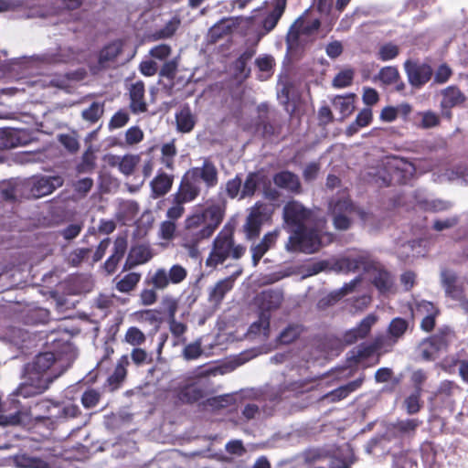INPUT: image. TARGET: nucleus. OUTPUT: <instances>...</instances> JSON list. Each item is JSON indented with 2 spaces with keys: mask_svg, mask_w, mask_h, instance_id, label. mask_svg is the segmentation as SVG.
Instances as JSON below:
<instances>
[{
  "mask_svg": "<svg viewBox=\"0 0 468 468\" xmlns=\"http://www.w3.org/2000/svg\"><path fill=\"white\" fill-rule=\"evenodd\" d=\"M286 228L292 234L286 244L289 251L314 253L324 243L331 240V236L323 234L324 220H318L313 228V213L297 201H290L283 207Z\"/></svg>",
  "mask_w": 468,
  "mask_h": 468,
  "instance_id": "obj_1",
  "label": "nucleus"
},
{
  "mask_svg": "<svg viewBox=\"0 0 468 468\" xmlns=\"http://www.w3.org/2000/svg\"><path fill=\"white\" fill-rule=\"evenodd\" d=\"M225 212L224 200H210L206 208L196 209L186 218V234L182 246L190 258L197 259L200 256L199 243L213 235L221 224Z\"/></svg>",
  "mask_w": 468,
  "mask_h": 468,
  "instance_id": "obj_2",
  "label": "nucleus"
},
{
  "mask_svg": "<svg viewBox=\"0 0 468 468\" xmlns=\"http://www.w3.org/2000/svg\"><path fill=\"white\" fill-rule=\"evenodd\" d=\"M69 367L66 366L51 352L37 355L34 361L25 367L24 381L11 395L10 400L15 403V397L29 398L43 393L55 378H58Z\"/></svg>",
  "mask_w": 468,
  "mask_h": 468,
  "instance_id": "obj_3",
  "label": "nucleus"
},
{
  "mask_svg": "<svg viewBox=\"0 0 468 468\" xmlns=\"http://www.w3.org/2000/svg\"><path fill=\"white\" fill-rule=\"evenodd\" d=\"M334 269L342 272L363 271L371 273L372 283L380 293H393L395 292L393 276L388 271L380 268L367 251H349L346 255L335 260Z\"/></svg>",
  "mask_w": 468,
  "mask_h": 468,
  "instance_id": "obj_4",
  "label": "nucleus"
},
{
  "mask_svg": "<svg viewBox=\"0 0 468 468\" xmlns=\"http://www.w3.org/2000/svg\"><path fill=\"white\" fill-rule=\"evenodd\" d=\"M234 229L230 225H225L213 240L211 250L206 260V265L216 268L227 259L238 260L241 258L246 249L242 245H236L233 239Z\"/></svg>",
  "mask_w": 468,
  "mask_h": 468,
  "instance_id": "obj_5",
  "label": "nucleus"
},
{
  "mask_svg": "<svg viewBox=\"0 0 468 468\" xmlns=\"http://www.w3.org/2000/svg\"><path fill=\"white\" fill-rule=\"evenodd\" d=\"M320 27L319 17H312L306 14L299 17L290 27L287 34V46L291 51H297L312 41L318 34Z\"/></svg>",
  "mask_w": 468,
  "mask_h": 468,
  "instance_id": "obj_6",
  "label": "nucleus"
},
{
  "mask_svg": "<svg viewBox=\"0 0 468 468\" xmlns=\"http://www.w3.org/2000/svg\"><path fill=\"white\" fill-rule=\"evenodd\" d=\"M286 6V0H276L271 12L263 19L261 27L257 29L249 38V47L239 58H250L256 54V45L260 39L271 32L277 25Z\"/></svg>",
  "mask_w": 468,
  "mask_h": 468,
  "instance_id": "obj_7",
  "label": "nucleus"
},
{
  "mask_svg": "<svg viewBox=\"0 0 468 468\" xmlns=\"http://www.w3.org/2000/svg\"><path fill=\"white\" fill-rule=\"evenodd\" d=\"M187 270L180 264H174L169 270L156 269L148 277V283L159 291L165 290L169 284H179L187 277Z\"/></svg>",
  "mask_w": 468,
  "mask_h": 468,
  "instance_id": "obj_8",
  "label": "nucleus"
},
{
  "mask_svg": "<svg viewBox=\"0 0 468 468\" xmlns=\"http://www.w3.org/2000/svg\"><path fill=\"white\" fill-rule=\"evenodd\" d=\"M63 178L59 176H34L24 180L26 197L39 198L51 194L63 185Z\"/></svg>",
  "mask_w": 468,
  "mask_h": 468,
  "instance_id": "obj_9",
  "label": "nucleus"
},
{
  "mask_svg": "<svg viewBox=\"0 0 468 468\" xmlns=\"http://www.w3.org/2000/svg\"><path fill=\"white\" fill-rule=\"evenodd\" d=\"M182 403H194L207 395V383L200 377L187 378L175 390Z\"/></svg>",
  "mask_w": 468,
  "mask_h": 468,
  "instance_id": "obj_10",
  "label": "nucleus"
},
{
  "mask_svg": "<svg viewBox=\"0 0 468 468\" xmlns=\"http://www.w3.org/2000/svg\"><path fill=\"white\" fill-rule=\"evenodd\" d=\"M329 208L334 216L335 229L340 230L347 229L351 225L349 216L353 213L354 207L345 190L339 193L337 198L330 201Z\"/></svg>",
  "mask_w": 468,
  "mask_h": 468,
  "instance_id": "obj_11",
  "label": "nucleus"
},
{
  "mask_svg": "<svg viewBox=\"0 0 468 468\" xmlns=\"http://www.w3.org/2000/svg\"><path fill=\"white\" fill-rule=\"evenodd\" d=\"M405 69L410 82L415 87L425 84L432 75L431 68L420 60H406Z\"/></svg>",
  "mask_w": 468,
  "mask_h": 468,
  "instance_id": "obj_12",
  "label": "nucleus"
},
{
  "mask_svg": "<svg viewBox=\"0 0 468 468\" xmlns=\"http://www.w3.org/2000/svg\"><path fill=\"white\" fill-rule=\"evenodd\" d=\"M199 185L203 182L207 188L217 186L218 181V169L215 165L206 159L201 166H197L187 171Z\"/></svg>",
  "mask_w": 468,
  "mask_h": 468,
  "instance_id": "obj_13",
  "label": "nucleus"
},
{
  "mask_svg": "<svg viewBox=\"0 0 468 468\" xmlns=\"http://www.w3.org/2000/svg\"><path fill=\"white\" fill-rule=\"evenodd\" d=\"M104 161L111 167L118 168L119 172L124 176H131L141 161L139 154H127L124 155L106 154Z\"/></svg>",
  "mask_w": 468,
  "mask_h": 468,
  "instance_id": "obj_14",
  "label": "nucleus"
},
{
  "mask_svg": "<svg viewBox=\"0 0 468 468\" xmlns=\"http://www.w3.org/2000/svg\"><path fill=\"white\" fill-rule=\"evenodd\" d=\"M378 319V316L374 314L367 315L356 327L346 331L343 335V342L351 345L359 339L365 338L370 333Z\"/></svg>",
  "mask_w": 468,
  "mask_h": 468,
  "instance_id": "obj_15",
  "label": "nucleus"
},
{
  "mask_svg": "<svg viewBox=\"0 0 468 468\" xmlns=\"http://www.w3.org/2000/svg\"><path fill=\"white\" fill-rule=\"evenodd\" d=\"M201 191L200 185L186 172L180 183L177 192L174 195L178 202L189 203L195 200Z\"/></svg>",
  "mask_w": 468,
  "mask_h": 468,
  "instance_id": "obj_16",
  "label": "nucleus"
},
{
  "mask_svg": "<svg viewBox=\"0 0 468 468\" xmlns=\"http://www.w3.org/2000/svg\"><path fill=\"white\" fill-rule=\"evenodd\" d=\"M266 207L257 203L250 210L245 224V230L249 239L256 237L260 233L262 222L267 218Z\"/></svg>",
  "mask_w": 468,
  "mask_h": 468,
  "instance_id": "obj_17",
  "label": "nucleus"
},
{
  "mask_svg": "<svg viewBox=\"0 0 468 468\" xmlns=\"http://www.w3.org/2000/svg\"><path fill=\"white\" fill-rule=\"evenodd\" d=\"M128 247V239L125 235H119L114 242L112 255L103 264V269L107 274H112L116 271L120 261L123 258Z\"/></svg>",
  "mask_w": 468,
  "mask_h": 468,
  "instance_id": "obj_18",
  "label": "nucleus"
},
{
  "mask_svg": "<svg viewBox=\"0 0 468 468\" xmlns=\"http://www.w3.org/2000/svg\"><path fill=\"white\" fill-rule=\"evenodd\" d=\"M416 204L426 211L443 212L452 208V203L443 199H430L423 191H417L414 195Z\"/></svg>",
  "mask_w": 468,
  "mask_h": 468,
  "instance_id": "obj_19",
  "label": "nucleus"
},
{
  "mask_svg": "<svg viewBox=\"0 0 468 468\" xmlns=\"http://www.w3.org/2000/svg\"><path fill=\"white\" fill-rule=\"evenodd\" d=\"M397 254L402 261H409L413 258L423 257L427 253L426 246L421 239H414L399 244Z\"/></svg>",
  "mask_w": 468,
  "mask_h": 468,
  "instance_id": "obj_20",
  "label": "nucleus"
},
{
  "mask_svg": "<svg viewBox=\"0 0 468 468\" xmlns=\"http://www.w3.org/2000/svg\"><path fill=\"white\" fill-rule=\"evenodd\" d=\"M153 258L151 249L146 245H136L131 248L125 261L123 270H130L137 265L144 264Z\"/></svg>",
  "mask_w": 468,
  "mask_h": 468,
  "instance_id": "obj_21",
  "label": "nucleus"
},
{
  "mask_svg": "<svg viewBox=\"0 0 468 468\" xmlns=\"http://www.w3.org/2000/svg\"><path fill=\"white\" fill-rule=\"evenodd\" d=\"M384 338L382 336H376L372 343L362 344L356 346L350 352L349 358L354 359L356 363L361 362L363 359L372 356L376 351L384 349Z\"/></svg>",
  "mask_w": 468,
  "mask_h": 468,
  "instance_id": "obj_22",
  "label": "nucleus"
},
{
  "mask_svg": "<svg viewBox=\"0 0 468 468\" xmlns=\"http://www.w3.org/2000/svg\"><path fill=\"white\" fill-rule=\"evenodd\" d=\"M443 96L442 101L441 102L442 108V114L447 118L451 117V108L455 107L464 101V95L461 92V90L454 87L449 86L441 91Z\"/></svg>",
  "mask_w": 468,
  "mask_h": 468,
  "instance_id": "obj_23",
  "label": "nucleus"
},
{
  "mask_svg": "<svg viewBox=\"0 0 468 468\" xmlns=\"http://www.w3.org/2000/svg\"><path fill=\"white\" fill-rule=\"evenodd\" d=\"M282 300L283 294L278 290L262 291L257 296V303L264 313L279 308Z\"/></svg>",
  "mask_w": 468,
  "mask_h": 468,
  "instance_id": "obj_24",
  "label": "nucleus"
},
{
  "mask_svg": "<svg viewBox=\"0 0 468 468\" xmlns=\"http://www.w3.org/2000/svg\"><path fill=\"white\" fill-rule=\"evenodd\" d=\"M408 328V323L406 320L396 317L394 318L388 328V335H379L384 338V346L390 347L405 334Z\"/></svg>",
  "mask_w": 468,
  "mask_h": 468,
  "instance_id": "obj_25",
  "label": "nucleus"
},
{
  "mask_svg": "<svg viewBox=\"0 0 468 468\" xmlns=\"http://www.w3.org/2000/svg\"><path fill=\"white\" fill-rule=\"evenodd\" d=\"M239 273L240 271H237L234 275L218 282L209 291V302L216 306L219 305L225 294L233 288L234 281Z\"/></svg>",
  "mask_w": 468,
  "mask_h": 468,
  "instance_id": "obj_26",
  "label": "nucleus"
},
{
  "mask_svg": "<svg viewBox=\"0 0 468 468\" xmlns=\"http://www.w3.org/2000/svg\"><path fill=\"white\" fill-rule=\"evenodd\" d=\"M457 279L458 277L453 271L446 268L441 270V284L444 289L446 297L450 299L456 298L458 292L463 289V286L457 284Z\"/></svg>",
  "mask_w": 468,
  "mask_h": 468,
  "instance_id": "obj_27",
  "label": "nucleus"
},
{
  "mask_svg": "<svg viewBox=\"0 0 468 468\" xmlns=\"http://www.w3.org/2000/svg\"><path fill=\"white\" fill-rule=\"evenodd\" d=\"M131 110L134 113L144 112L147 105L144 101V85L142 81L133 83L130 88Z\"/></svg>",
  "mask_w": 468,
  "mask_h": 468,
  "instance_id": "obj_28",
  "label": "nucleus"
},
{
  "mask_svg": "<svg viewBox=\"0 0 468 468\" xmlns=\"http://www.w3.org/2000/svg\"><path fill=\"white\" fill-rule=\"evenodd\" d=\"M197 122L196 115L191 112L188 106H183L176 113V130L180 133H190Z\"/></svg>",
  "mask_w": 468,
  "mask_h": 468,
  "instance_id": "obj_29",
  "label": "nucleus"
},
{
  "mask_svg": "<svg viewBox=\"0 0 468 468\" xmlns=\"http://www.w3.org/2000/svg\"><path fill=\"white\" fill-rule=\"evenodd\" d=\"M439 180L468 185V165H458L446 168L443 173L439 175Z\"/></svg>",
  "mask_w": 468,
  "mask_h": 468,
  "instance_id": "obj_30",
  "label": "nucleus"
},
{
  "mask_svg": "<svg viewBox=\"0 0 468 468\" xmlns=\"http://www.w3.org/2000/svg\"><path fill=\"white\" fill-rule=\"evenodd\" d=\"M355 461L353 450L348 444H345L331 458L329 466L330 468H350Z\"/></svg>",
  "mask_w": 468,
  "mask_h": 468,
  "instance_id": "obj_31",
  "label": "nucleus"
},
{
  "mask_svg": "<svg viewBox=\"0 0 468 468\" xmlns=\"http://www.w3.org/2000/svg\"><path fill=\"white\" fill-rule=\"evenodd\" d=\"M273 181L277 186L291 192H298L301 187L298 176L289 171H282L276 174L273 177Z\"/></svg>",
  "mask_w": 468,
  "mask_h": 468,
  "instance_id": "obj_32",
  "label": "nucleus"
},
{
  "mask_svg": "<svg viewBox=\"0 0 468 468\" xmlns=\"http://www.w3.org/2000/svg\"><path fill=\"white\" fill-rule=\"evenodd\" d=\"M44 406H47L48 410L49 415L47 417L48 419H69L74 418L79 414V407L72 403H68L63 406L57 404L48 406L47 403H44Z\"/></svg>",
  "mask_w": 468,
  "mask_h": 468,
  "instance_id": "obj_33",
  "label": "nucleus"
},
{
  "mask_svg": "<svg viewBox=\"0 0 468 468\" xmlns=\"http://www.w3.org/2000/svg\"><path fill=\"white\" fill-rule=\"evenodd\" d=\"M364 381L363 378H359L346 385L341 386L338 388L327 393L324 399L331 402L341 400L347 397L351 392L356 390L362 385Z\"/></svg>",
  "mask_w": 468,
  "mask_h": 468,
  "instance_id": "obj_34",
  "label": "nucleus"
},
{
  "mask_svg": "<svg viewBox=\"0 0 468 468\" xmlns=\"http://www.w3.org/2000/svg\"><path fill=\"white\" fill-rule=\"evenodd\" d=\"M173 177L166 174L157 175L151 182V187L154 197L165 195L172 187Z\"/></svg>",
  "mask_w": 468,
  "mask_h": 468,
  "instance_id": "obj_35",
  "label": "nucleus"
},
{
  "mask_svg": "<svg viewBox=\"0 0 468 468\" xmlns=\"http://www.w3.org/2000/svg\"><path fill=\"white\" fill-rule=\"evenodd\" d=\"M1 197L5 200H16L19 197H26L24 180L9 182L1 189Z\"/></svg>",
  "mask_w": 468,
  "mask_h": 468,
  "instance_id": "obj_36",
  "label": "nucleus"
},
{
  "mask_svg": "<svg viewBox=\"0 0 468 468\" xmlns=\"http://www.w3.org/2000/svg\"><path fill=\"white\" fill-rule=\"evenodd\" d=\"M430 338L437 350L441 353L447 350L449 345L454 340L455 335L449 327H443Z\"/></svg>",
  "mask_w": 468,
  "mask_h": 468,
  "instance_id": "obj_37",
  "label": "nucleus"
},
{
  "mask_svg": "<svg viewBox=\"0 0 468 468\" xmlns=\"http://www.w3.org/2000/svg\"><path fill=\"white\" fill-rule=\"evenodd\" d=\"M160 152L161 164L164 165L167 169L173 170L175 166V158L177 154L175 139L163 144L160 146Z\"/></svg>",
  "mask_w": 468,
  "mask_h": 468,
  "instance_id": "obj_38",
  "label": "nucleus"
},
{
  "mask_svg": "<svg viewBox=\"0 0 468 468\" xmlns=\"http://www.w3.org/2000/svg\"><path fill=\"white\" fill-rule=\"evenodd\" d=\"M332 103L334 108L340 112L343 119L349 116L355 110L353 94L346 96H335L333 99Z\"/></svg>",
  "mask_w": 468,
  "mask_h": 468,
  "instance_id": "obj_39",
  "label": "nucleus"
},
{
  "mask_svg": "<svg viewBox=\"0 0 468 468\" xmlns=\"http://www.w3.org/2000/svg\"><path fill=\"white\" fill-rule=\"evenodd\" d=\"M141 280L138 272H129L116 282V289L120 292L128 293L133 291Z\"/></svg>",
  "mask_w": 468,
  "mask_h": 468,
  "instance_id": "obj_40",
  "label": "nucleus"
},
{
  "mask_svg": "<svg viewBox=\"0 0 468 468\" xmlns=\"http://www.w3.org/2000/svg\"><path fill=\"white\" fill-rule=\"evenodd\" d=\"M293 86L286 75H281L278 82L277 96L281 103L287 104L291 97L294 98Z\"/></svg>",
  "mask_w": 468,
  "mask_h": 468,
  "instance_id": "obj_41",
  "label": "nucleus"
},
{
  "mask_svg": "<svg viewBox=\"0 0 468 468\" xmlns=\"http://www.w3.org/2000/svg\"><path fill=\"white\" fill-rule=\"evenodd\" d=\"M128 365V356H122L118 361L114 372L108 378V381L111 385H118L126 377V367Z\"/></svg>",
  "mask_w": 468,
  "mask_h": 468,
  "instance_id": "obj_42",
  "label": "nucleus"
},
{
  "mask_svg": "<svg viewBox=\"0 0 468 468\" xmlns=\"http://www.w3.org/2000/svg\"><path fill=\"white\" fill-rule=\"evenodd\" d=\"M16 463L21 468H49L48 463L36 457H30L26 454L16 457Z\"/></svg>",
  "mask_w": 468,
  "mask_h": 468,
  "instance_id": "obj_43",
  "label": "nucleus"
},
{
  "mask_svg": "<svg viewBox=\"0 0 468 468\" xmlns=\"http://www.w3.org/2000/svg\"><path fill=\"white\" fill-rule=\"evenodd\" d=\"M418 350L424 360H434L440 354L430 337L420 342Z\"/></svg>",
  "mask_w": 468,
  "mask_h": 468,
  "instance_id": "obj_44",
  "label": "nucleus"
},
{
  "mask_svg": "<svg viewBox=\"0 0 468 468\" xmlns=\"http://www.w3.org/2000/svg\"><path fill=\"white\" fill-rule=\"evenodd\" d=\"M421 424L418 419H406L398 420L393 426L402 435H410Z\"/></svg>",
  "mask_w": 468,
  "mask_h": 468,
  "instance_id": "obj_45",
  "label": "nucleus"
},
{
  "mask_svg": "<svg viewBox=\"0 0 468 468\" xmlns=\"http://www.w3.org/2000/svg\"><path fill=\"white\" fill-rule=\"evenodd\" d=\"M261 181V176L259 174H250L244 182L239 198H244L246 197L252 196L255 193V190L258 187Z\"/></svg>",
  "mask_w": 468,
  "mask_h": 468,
  "instance_id": "obj_46",
  "label": "nucleus"
},
{
  "mask_svg": "<svg viewBox=\"0 0 468 468\" xmlns=\"http://www.w3.org/2000/svg\"><path fill=\"white\" fill-rule=\"evenodd\" d=\"M420 396L421 388H417L411 395L405 399L404 407L408 414H415L420 410Z\"/></svg>",
  "mask_w": 468,
  "mask_h": 468,
  "instance_id": "obj_47",
  "label": "nucleus"
},
{
  "mask_svg": "<svg viewBox=\"0 0 468 468\" xmlns=\"http://www.w3.org/2000/svg\"><path fill=\"white\" fill-rule=\"evenodd\" d=\"M270 327V315L267 313L262 312L258 321L251 324L249 332L250 334H263L264 336L268 335Z\"/></svg>",
  "mask_w": 468,
  "mask_h": 468,
  "instance_id": "obj_48",
  "label": "nucleus"
},
{
  "mask_svg": "<svg viewBox=\"0 0 468 468\" xmlns=\"http://www.w3.org/2000/svg\"><path fill=\"white\" fill-rule=\"evenodd\" d=\"M103 107V103L92 102L89 108L82 111L81 116L85 121L94 123L101 117Z\"/></svg>",
  "mask_w": 468,
  "mask_h": 468,
  "instance_id": "obj_49",
  "label": "nucleus"
},
{
  "mask_svg": "<svg viewBox=\"0 0 468 468\" xmlns=\"http://www.w3.org/2000/svg\"><path fill=\"white\" fill-rule=\"evenodd\" d=\"M146 340L145 335L137 327L128 328L124 335V341L133 346L143 345Z\"/></svg>",
  "mask_w": 468,
  "mask_h": 468,
  "instance_id": "obj_50",
  "label": "nucleus"
},
{
  "mask_svg": "<svg viewBox=\"0 0 468 468\" xmlns=\"http://www.w3.org/2000/svg\"><path fill=\"white\" fill-rule=\"evenodd\" d=\"M133 320L138 323L154 324L158 322V312L153 309L142 310L132 314Z\"/></svg>",
  "mask_w": 468,
  "mask_h": 468,
  "instance_id": "obj_51",
  "label": "nucleus"
},
{
  "mask_svg": "<svg viewBox=\"0 0 468 468\" xmlns=\"http://www.w3.org/2000/svg\"><path fill=\"white\" fill-rule=\"evenodd\" d=\"M460 221V218L457 215H452L451 217L443 218H436L433 221L432 229L436 231H443L447 229H451L458 225Z\"/></svg>",
  "mask_w": 468,
  "mask_h": 468,
  "instance_id": "obj_52",
  "label": "nucleus"
},
{
  "mask_svg": "<svg viewBox=\"0 0 468 468\" xmlns=\"http://www.w3.org/2000/svg\"><path fill=\"white\" fill-rule=\"evenodd\" d=\"M122 41H113L102 48L99 58H115L122 54Z\"/></svg>",
  "mask_w": 468,
  "mask_h": 468,
  "instance_id": "obj_53",
  "label": "nucleus"
},
{
  "mask_svg": "<svg viewBox=\"0 0 468 468\" xmlns=\"http://www.w3.org/2000/svg\"><path fill=\"white\" fill-rule=\"evenodd\" d=\"M230 26L229 21L222 20L215 24L208 31V38L210 41L215 42L218 38L227 35L229 31Z\"/></svg>",
  "mask_w": 468,
  "mask_h": 468,
  "instance_id": "obj_54",
  "label": "nucleus"
},
{
  "mask_svg": "<svg viewBox=\"0 0 468 468\" xmlns=\"http://www.w3.org/2000/svg\"><path fill=\"white\" fill-rule=\"evenodd\" d=\"M431 314H438V310L432 303L428 301L418 303L413 310V315L415 317L423 318Z\"/></svg>",
  "mask_w": 468,
  "mask_h": 468,
  "instance_id": "obj_55",
  "label": "nucleus"
},
{
  "mask_svg": "<svg viewBox=\"0 0 468 468\" xmlns=\"http://www.w3.org/2000/svg\"><path fill=\"white\" fill-rule=\"evenodd\" d=\"M301 332L299 325H289L280 334L279 341L282 344H290L300 335Z\"/></svg>",
  "mask_w": 468,
  "mask_h": 468,
  "instance_id": "obj_56",
  "label": "nucleus"
},
{
  "mask_svg": "<svg viewBox=\"0 0 468 468\" xmlns=\"http://www.w3.org/2000/svg\"><path fill=\"white\" fill-rule=\"evenodd\" d=\"M95 167V156L90 150H87L81 158V162L77 165L78 173H87Z\"/></svg>",
  "mask_w": 468,
  "mask_h": 468,
  "instance_id": "obj_57",
  "label": "nucleus"
},
{
  "mask_svg": "<svg viewBox=\"0 0 468 468\" xmlns=\"http://www.w3.org/2000/svg\"><path fill=\"white\" fill-rule=\"evenodd\" d=\"M354 77L352 69H346L341 70L334 79L333 85L336 88H345L351 84Z\"/></svg>",
  "mask_w": 468,
  "mask_h": 468,
  "instance_id": "obj_58",
  "label": "nucleus"
},
{
  "mask_svg": "<svg viewBox=\"0 0 468 468\" xmlns=\"http://www.w3.org/2000/svg\"><path fill=\"white\" fill-rule=\"evenodd\" d=\"M202 354L201 342L199 340L188 344L183 350V356L186 360H195Z\"/></svg>",
  "mask_w": 468,
  "mask_h": 468,
  "instance_id": "obj_59",
  "label": "nucleus"
},
{
  "mask_svg": "<svg viewBox=\"0 0 468 468\" xmlns=\"http://www.w3.org/2000/svg\"><path fill=\"white\" fill-rule=\"evenodd\" d=\"M418 115L420 118V125L422 128L429 129L439 124V116L431 111L422 112Z\"/></svg>",
  "mask_w": 468,
  "mask_h": 468,
  "instance_id": "obj_60",
  "label": "nucleus"
},
{
  "mask_svg": "<svg viewBox=\"0 0 468 468\" xmlns=\"http://www.w3.org/2000/svg\"><path fill=\"white\" fill-rule=\"evenodd\" d=\"M144 132L138 126H132L125 132V143L128 145H134L142 142Z\"/></svg>",
  "mask_w": 468,
  "mask_h": 468,
  "instance_id": "obj_61",
  "label": "nucleus"
},
{
  "mask_svg": "<svg viewBox=\"0 0 468 468\" xmlns=\"http://www.w3.org/2000/svg\"><path fill=\"white\" fill-rule=\"evenodd\" d=\"M93 180L90 177H84L73 184L74 191L80 197H84L92 188Z\"/></svg>",
  "mask_w": 468,
  "mask_h": 468,
  "instance_id": "obj_62",
  "label": "nucleus"
},
{
  "mask_svg": "<svg viewBox=\"0 0 468 468\" xmlns=\"http://www.w3.org/2000/svg\"><path fill=\"white\" fill-rule=\"evenodd\" d=\"M176 229V223L171 220H165L161 223L159 228V237L165 240H170L174 238Z\"/></svg>",
  "mask_w": 468,
  "mask_h": 468,
  "instance_id": "obj_63",
  "label": "nucleus"
},
{
  "mask_svg": "<svg viewBox=\"0 0 468 468\" xmlns=\"http://www.w3.org/2000/svg\"><path fill=\"white\" fill-rule=\"evenodd\" d=\"M232 66L235 69L234 79L238 82H241L249 76L250 69L247 68L246 60H233Z\"/></svg>",
  "mask_w": 468,
  "mask_h": 468,
  "instance_id": "obj_64",
  "label": "nucleus"
}]
</instances>
